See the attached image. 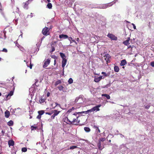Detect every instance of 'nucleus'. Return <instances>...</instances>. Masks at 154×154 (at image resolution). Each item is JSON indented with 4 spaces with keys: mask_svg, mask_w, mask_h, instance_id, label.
I'll return each mask as SVG.
<instances>
[{
    "mask_svg": "<svg viewBox=\"0 0 154 154\" xmlns=\"http://www.w3.org/2000/svg\"><path fill=\"white\" fill-rule=\"evenodd\" d=\"M72 109H74V108L72 107V109H69L67 112H69V113L68 114V117L69 118V119L71 122L72 124V123L75 125H78V124L80 122L79 120L78 119L79 116L78 115V114H81L79 113L80 112H75L74 113H70Z\"/></svg>",
    "mask_w": 154,
    "mask_h": 154,
    "instance_id": "nucleus-1",
    "label": "nucleus"
},
{
    "mask_svg": "<svg viewBox=\"0 0 154 154\" xmlns=\"http://www.w3.org/2000/svg\"><path fill=\"white\" fill-rule=\"evenodd\" d=\"M101 106V105H99L97 106L94 107L91 109L88 110L87 111H82L81 112H80L79 113L80 114L85 113V114H87L89 112H91L93 111H99L100 110V109L99 108Z\"/></svg>",
    "mask_w": 154,
    "mask_h": 154,
    "instance_id": "nucleus-2",
    "label": "nucleus"
},
{
    "mask_svg": "<svg viewBox=\"0 0 154 154\" xmlns=\"http://www.w3.org/2000/svg\"><path fill=\"white\" fill-rule=\"evenodd\" d=\"M49 28L47 27H45L43 29L42 32L44 35L47 36L49 35Z\"/></svg>",
    "mask_w": 154,
    "mask_h": 154,
    "instance_id": "nucleus-3",
    "label": "nucleus"
},
{
    "mask_svg": "<svg viewBox=\"0 0 154 154\" xmlns=\"http://www.w3.org/2000/svg\"><path fill=\"white\" fill-rule=\"evenodd\" d=\"M107 36L111 40H117V37L115 36L113 34L109 33L107 35Z\"/></svg>",
    "mask_w": 154,
    "mask_h": 154,
    "instance_id": "nucleus-4",
    "label": "nucleus"
},
{
    "mask_svg": "<svg viewBox=\"0 0 154 154\" xmlns=\"http://www.w3.org/2000/svg\"><path fill=\"white\" fill-rule=\"evenodd\" d=\"M13 90L11 91L8 95H6L5 96L6 98V100H8L13 95L14 90V87H13Z\"/></svg>",
    "mask_w": 154,
    "mask_h": 154,
    "instance_id": "nucleus-5",
    "label": "nucleus"
},
{
    "mask_svg": "<svg viewBox=\"0 0 154 154\" xmlns=\"http://www.w3.org/2000/svg\"><path fill=\"white\" fill-rule=\"evenodd\" d=\"M105 57V60L106 61L107 63H109L110 62V59L111 58L110 55L109 54H106L104 56Z\"/></svg>",
    "mask_w": 154,
    "mask_h": 154,
    "instance_id": "nucleus-6",
    "label": "nucleus"
},
{
    "mask_svg": "<svg viewBox=\"0 0 154 154\" xmlns=\"http://www.w3.org/2000/svg\"><path fill=\"white\" fill-rule=\"evenodd\" d=\"M69 118L68 116V115L67 117H65L63 118V120L64 122L70 125L72 124V123H71V122L70 120H69Z\"/></svg>",
    "mask_w": 154,
    "mask_h": 154,
    "instance_id": "nucleus-7",
    "label": "nucleus"
},
{
    "mask_svg": "<svg viewBox=\"0 0 154 154\" xmlns=\"http://www.w3.org/2000/svg\"><path fill=\"white\" fill-rule=\"evenodd\" d=\"M50 62V60L49 59H48L46 61H45L43 66V67L45 68L47 67L49 64Z\"/></svg>",
    "mask_w": 154,
    "mask_h": 154,
    "instance_id": "nucleus-8",
    "label": "nucleus"
},
{
    "mask_svg": "<svg viewBox=\"0 0 154 154\" xmlns=\"http://www.w3.org/2000/svg\"><path fill=\"white\" fill-rule=\"evenodd\" d=\"M57 88L60 91H64L67 90V88H65L61 85L58 86Z\"/></svg>",
    "mask_w": 154,
    "mask_h": 154,
    "instance_id": "nucleus-9",
    "label": "nucleus"
},
{
    "mask_svg": "<svg viewBox=\"0 0 154 154\" xmlns=\"http://www.w3.org/2000/svg\"><path fill=\"white\" fill-rule=\"evenodd\" d=\"M67 62V60L66 59H63L62 62V66L64 69V67L66 65V63Z\"/></svg>",
    "mask_w": 154,
    "mask_h": 154,
    "instance_id": "nucleus-10",
    "label": "nucleus"
},
{
    "mask_svg": "<svg viewBox=\"0 0 154 154\" xmlns=\"http://www.w3.org/2000/svg\"><path fill=\"white\" fill-rule=\"evenodd\" d=\"M127 63V61L125 59H124L121 61L120 65L121 66H125Z\"/></svg>",
    "mask_w": 154,
    "mask_h": 154,
    "instance_id": "nucleus-11",
    "label": "nucleus"
},
{
    "mask_svg": "<svg viewBox=\"0 0 154 154\" xmlns=\"http://www.w3.org/2000/svg\"><path fill=\"white\" fill-rule=\"evenodd\" d=\"M8 144L9 147L13 146L14 145V142L13 140H11L8 141Z\"/></svg>",
    "mask_w": 154,
    "mask_h": 154,
    "instance_id": "nucleus-12",
    "label": "nucleus"
},
{
    "mask_svg": "<svg viewBox=\"0 0 154 154\" xmlns=\"http://www.w3.org/2000/svg\"><path fill=\"white\" fill-rule=\"evenodd\" d=\"M53 114L55 116H57L60 112V111H57V110H52Z\"/></svg>",
    "mask_w": 154,
    "mask_h": 154,
    "instance_id": "nucleus-13",
    "label": "nucleus"
},
{
    "mask_svg": "<svg viewBox=\"0 0 154 154\" xmlns=\"http://www.w3.org/2000/svg\"><path fill=\"white\" fill-rule=\"evenodd\" d=\"M129 40L130 38H128L127 40L123 42V44H124L125 45H128L130 44L129 42Z\"/></svg>",
    "mask_w": 154,
    "mask_h": 154,
    "instance_id": "nucleus-14",
    "label": "nucleus"
},
{
    "mask_svg": "<svg viewBox=\"0 0 154 154\" xmlns=\"http://www.w3.org/2000/svg\"><path fill=\"white\" fill-rule=\"evenodd\" d=\"M59 37L60 38H63L64 39L68 38V36L66 35L61 34L59 35Z\"/></svg>",
    "mask_w": 154,
    "mask_h": 154,
    "instance_id": "nucleus-15",
    "label": "nucleus"
},
{
    "mask_svg": "<svg viewBox=\"0 0 154 154\" xmlns=\"http://www.w3.org/2000/svg\"><path fill=\"white\" fill-rule=\"evenodd\" d=\"M23 4H24L23 7L24 8L26 9H28V6L29 4V2L28 1H27L25 3H23Z\"/></svg>",
    "mask_w": 154,
    "mask_h": 154,
    "instance_id": "nucleus-16",
    "label": "nucleus"
},
{
    "mask_svg": "<svg viewBox=\"0 0 154 154\" xmlns=\"http://www.w3.org/2000/svg\"><path fill=\"white\" fill-rule=\"evenodd\" d=\"M10 112L8 110H6L5 112V116L6 118H8L10 116Z\"/></svg>",
    "mask_w": 154,
    "mask_h": 154,
    "instance_id": "nucleus-17",
    "label": "nucleus"
},
{
    "mask_svg": "<svg viewBox=\"0 0 154 154\" xmlns=\"http://www.w3.org/2000/svg\"><path fill=\"white\" fill-rule=\"evenodd\" d=\"M115 3V2H112L110 3H108L106 4L107 8L112 6Z\"/></svg>",
    "mask_w": 154,
    "mask_h": 154,
    "instance_id": "nucleus-18",
    "label": "nucleus"
},
{
    "mask_svg": "<svg viewBox=\"0 0 154 154\" xmlns=\"http://www.w3.org/2000/svg\"><path fill=\"white\" fill-rule=\"evenodd\" d=\"M93 128L96 129V131L98 133H100V130L99 129L98 127L96 126V125H94L93 126Z\"/></svg>",
    "mask_w": 154,
    "mask_h": 154,
    "instance_id": "nucleus-19",
    "label": "nucleus"
},
{
    "mask_svg": "<svg viewBox=\"0 0 154 154\" xmlns=\"http://www.w3.org/2000/svg\"><path fill=\"white\" fill-rule=\"evenodd\" d=\"M114 71L116 72H118L119 71V67L116 66H115L114 67Z\"/></svg>",
    "mask_w": 154,
    "mask_h": 154,
    "instance_id": "nucleus-20",
    "label": "nucleus"
},
{
    "mask_svg": "<svg viewBox=\"0 0 154 154\" xmlns=\"http://www.w3.org/2000/svg\"><path fill=\"white\" fill-rule=\"evenodd\" d=\"M102 96L105 97L108 99H109L110 98V96L106 94H102Z\"/></svg>",
    "mask_w": 154,
    "mask_h": 154,
    "instance_id": "nucleus-21",
    "label": "nucleus"
},
{
    "mask_svg": "<svg viewBox=\"0 0 154 154\" xmlns=\"http://www.w3.org/2000/svg\"><path fill=\"white\" fill-rule=\"evenodd\" d=\"M61 83V81L60 80H58L54 84L55 86H57V85L60 84Z\"/></svg>",
    "mask_w": 154,
    "mask_h": 154,
    "instance_id": "nucleus-22",
    "label": "nucleus"
},
{
    "mask_svg": "<svg viewBox=\"0 0 154 154\" xmlns=\"http://www.w3.org/2000/svg\"><path fill=\"white\" fill-rule=\"evenodd\" d=\"M107 8V7L106 4H103L99 8L100 9H106Z\"/></svg>",
    "mask_w": 154,
    "mask_h": 154,
    "instance_id": "nucleus-23",
    "label": "nucleus"
},
{
    "mask_svg": "<svg viewBox=\"0 0 154 154\" xmlns=\"http://www.w3.org/2000/svg\"><path fill=\"white\" fill-rule=\"evenodd\" d=\"M60 57L63 59H66V57L64 54L62 53H60Z\"/></svg>",
    "mask_w": 154,
    "mask_h": 154,
    "instance_id": "nucleus-24",
    "label": "nucleus"
},
{
    "mask_svg": "<svg viewBox=\"0 0 154 154\" xmlns=\"http://www.w3.org/2000/svg\"><path fill=\"white\" fill-rule=\"evenodd\" d=\"M84 129L85 131L87 132H90L91 130L88 127H85L84 128Z\"/></svg>",
    "mask_w": 154,
    "mask_h": 154,
    "instance_id": "nucleus-25",
    "label": "nucleus"
},
{
    "mask_svg": "<svg viewBox=\"0 0 154 154\" xmlns=\"http://www.w3.org/2000/svg\"><path fill=\"white\" fill-rule=\"evenodd\" d=\"M13 122L12 120H10L8 122V125L9 126H11L13 125Z\"/></svg>",
    "mask_w": 154,
    "mask_h": 154,
    "instance_id": "nucleus-26",
    "label": "nucleus"
},
{
    "mask_svg": "<svg viewBox=\"0 0 154 154\" xmlns=\"http://www.w3.org/2000/svg\"><path fill=\"white\" fill-rule=\"evenodd\" d=\"M3 10L4 9L2 6L1 5H0V12L3 15L4 14Z\"/></svg>",
    "mask_w": 154,
    "mask_h": 154,
    "instance_id": "nucleus-27",
    "label": "nucleus"
},
{
    "mask_svg": "<svg viewBox=\"0 0 154 154\" xmlns=\"http://www.w3.org/2000/svg\"><path fill=\"white\" fill-rule=\"evenodd\" d=\"M100 80L99 79V78H96V77H95L94 79V81L96 82H99Z\"/></svg>",
    "mask_w": 154,
    "mask_h": 154,
    "instance_id": "nucleus-28",
    "label": "nucleus"
},
{
    "mask_svg": "<svg viewBox=\"0 0 154 154\" xmlns=\"http://www.w3.org/2000/svg\"><path fill=\"white\" fill-rule=\"evenodd\" d=\"M38 113L39 115L41 116L42 115H43L44 113V111H43V110H40V111H38Z\"/></svg>",
    "mask_w": 154,
    "mask_h": 154,
    "instance_id": "nucleus-29",
    "label": "nucleus"
},
{
    "mask_svg": "<svg viewBox=\"0 0 154 154\" xmlns=\"http://www.w3.org/2000/svg\"><path fill=\"white\" fill-rule=\"evenodd\" d=\"M47 6L48 8L51 9L52 7V5L51 3H48L47 5Z\"/></svg>",
    "mask_w": 154,
    "mask_h": 154,
    "instance_id": "nucleus-30",
    "label": "nucleus"
},
{
    "mask_svg": "<svg viewBox=\"0 0 154 154\" xmlns=\"http://www.w3.org/2000/svg\"><path fill=\"white\" fill-rule=\"evenodd\" d=\"M101 145V142H99V143L97 144V146L100 150H102V149H103V148H101L100 147Z\"/></svg>",
    "mask_w": 154,
    "mask_h": 154,
    "instance_id": "nucleus-31",
    "label": "nucleus"
},
{
    "mask_svg": "<svg viewBox=\"0 0 154 154\" xmlns=\"http://www.w3.org/2000/svg\"><path fill=\"white\" fill-rule=\"evenodd\" d=\"M36 127L34 126H31V129L32 131L35 130L37 129Z\"/></svg>",
    "mask_w": 154,
    "mask_h": 154,
    "instance_id": "nucleus-32",
    "label": "nucleus"
},
{
    "mask_svg": "<svg viewBox=\"0 0 154 154\" xmlns=\"http://www.w3.org/2000/svg\"><path fill=\"white\" fill-rule=\"evenodd\" d=\"M77 148V146H71L69 147V149H74L76 148Z\"/></svg>",
    "mask_w": 154,
    "mask_h": 154,
    "instance_id": "nucleus-33",
    "label": "nucleus"
},
{
    "mask_svg": "<svg viewBox=\"0 0 154 154\" xmlns=\"http://www.w3.org/2000/svg\"><path fill=\"white\" fill-rule=\"evenodd\" d=\"M73 80L72 79V78H70L69 79V80L68 81V83L69 84H71L72 83H73Z\"/></svg>",
    "mask_w": 154,
    "mask_h": 154,
    "instance_id": "nucleus-34",
    "label": "nucleus"
},
{
    "mask_svg": "<svg viewBox=\"0 0 154 154\" xmlns=\"http://www.w3.org/2000/svg\"><path fill=\"white\" fill-rule=\"evenodd\" d=\"M40 103H43L45 101V100L42 97H41L39 100Z\"/></svg>",
    "mask_w": 154,
    "mask_h": 154,
    "instance_id": "nucleus-35",
    "label": "nucleus"
},
{
    "mask_svg": "<svg viewBox=\"0 0 154 154\" xmlns=\"http://www.w3.org/2000/svg\"><path fill=\"white\" fill-rule=\"evenodd\" d=\"M27 150V149L25 147H23L22 149V151L23 152H25Z\"/></svg>",
    "mask_w": 154,
    "mask_h": 154,
    "instance_id": "nucleus-36",
    "label": "nucleus"
},
{
    "mask_svg": "<svg viewBox=\"0 0 154 154\" xmlns=\"http://www.w3.org/2000/svg\"><path fill=\"white\" fill-rule=\"evenodd\" d=\"M105 140V139L104 138H103L101 137L100 138L99 140V142H101V141L103 142Z\"/></svg>",
    "mask_w": 154,
    "mask_h": 154,
    "instance_id": "nucleus-37",
    "label": "nucleus"
},
{
    "mask_svg": "<svg viewBox=\"0 0 154 154\" xmlns=\"http://www.w3.org/2000/svg\"><path fill=\"white\" fill-rule=\"evenodd\" d=\"M46 114H48L50 115H51L52 114H53V112L52 110L51 112H46L45 113Z\"/></svg>",
    "mask_w": 154,
    "mask_h": 154,
    "instance_id": "nucleus-38",
    "label": "nucleus"
},
{
    "mask_svg": "<svg viewBox=\"0 0 154 154\" xmlns=\"http://www.w3.org/2000/svg\"><path fill=\"white\" fill-rule=\"evenodd\" d=\"M51 57L52 58L54 59L55 60H56L57 58V57L55 55H52L51 56Z\"/></svg>",
    "mask_w": 154,
    "mask_h": 154,
    "instance_id": "nucleus-39",
    "label": "nucleus"
},
{
    "mask_svg": "<svg viewBox=\"0 0 154 154\" xmlns=\"http://www.w3.org/2000/svg\"><path fill=\"white\" fill-rule=\"evenodd\" d=\"M2 51L3 52H5V53H7L8 52V50H7L5 48H4L2 50Z\"/></svg>",
    "mask_w": 154,
    "mask_h": 154,
    "instance_id": "nucleus-40",
    "label": "nucleus"
},
{
    "mask_svg": "<svg viewBox=\"0 0 154 154\" xmlns=\"http://www.w3.org/2000/svg\"><path fill=\"white\" fill-rule=\"evenodd\" d=\"M101 74H103V75H104L105 76H106H106H107V74L105 72H101Z\"/></svg>",
    "mask_w": 154,
    "mask_h": 154,
    "instance_id": "nucleus-41",
    "label": "nucleus"
},
{
    "mask_svg": "<svg viewBox=\"0 0 154 154\" xmlns=\"http://www.w3.org/2000/svg\"><path fill=\"white\" fill-rule=\"evenodd\" d=\"M98 78L100 80H101L102 79H104V77L103 76H101L98 77Z\"/></svg>",
    "mask_w": 154,
    "mask_h": 154,
    "instance_id": "nucleus-42",
    "label": "nucleus"
},
{
    "mask_svg": "<svg viewBox=\"0 0 154 154\" xmlns=\"http://www.w3.org/2000/svg\"><path fill=\"white\" fill-rule=\"evenodd\" d=\"M134 46L133 45L132 46H131V45H130L129 46H128V48L127 49H129L130 48H131V51H132V48H133V47Z\"/></svg>",
    "mask_w": 154,
    "mask_h": 154,
    "instance_id": "nucleus-43",
    "label": "nucleus"
},
{
    "mask_svg": "<svg viewBox=\"0 0 154 154\" xmlns=\"http://www.w3.org/2000/svg\"><path fill=\"white\" fill-rule=\"evenodd\" d=\"M150 65L152 67H154V61L151 62Z\"/></svg>",
    "mask_w": 154,
    "mask_h": 154,
    "instance_id": "nucleus-44",
    "label": "nucleus"
},
{
    "mask_svg": "<svg viewBox=\"0 0 154 154\" xmlns=\"http://www.w3.org/2000/svg\"><path fill=\"white\" fill-rule=\"evenodd\" d=\"M41 115H38L37 116V117L36 118L38 119H40L41 118Z\"/></svg>",
    "mask_w": 154,
    "mask_h": 154,
    "instance_id": "nucleus-45",
    "label": "nucleus"
},
{
    "mask_svg": "<svg viewBox=\"0 0 154 154\" xmlns=\"http://www.w3.org/2000/svg\"><path fill=\"white\" fill-rule=\"evenodd\" d=\"M55 116L54 114H53V115H52L51 116V119H54L55 118Z\"/></svg>",
    "mask_w": 154,
    "mask_h": 154,
    "instance_id": "nucleus-46",
    "label": "nucleus"
},
{
    "mask_svg": "<svg viewBox=\"0 0 154 154\" xmlns=\"http://www.w3.org/2000/svg\"><path fill=\"white\" fill-rule=\"evenodd\" d=\"M150 107V106L149 105H147L146 106H145V108L147 109H148Z\"/></svg>",
    "mask_w": 154,
    "mask_h": 154,
    "instance_id": "nucleus-47",
    "label": "nucleus"
},
{
    "mask_svg": "<svg viewBox=\"0 0 154 154\" xmlns=\"http://www.w3.org/2000/svg\"><path fill=\"white\" fill-rule=\"evenodd\" d=\"M32 64L31 63V61L30 62V66H29V68L30 69H32Z\"/></svg>",
    "mask_w": 154,
    "mask_h": 154,
    "instance_id": "nucleus-48",
    "label": "nucleus"
},
{
    "mask_svg": "<svg viewBox=\"0 0 154 154\" xmlns=\"http://www.w3.org/2000/svg\"><path fill=\"white\" fill-rule=\"evenodd\" d=\"M55 51V48L54 47H52L51 52H53Z\"/></svg>",
    "mask_w": 154,
    "mask_h": 154,
    "instance_id": "nucleus-49",
    "label": "nucleus"
},
{
    "mask_svg": "<svg viewBox=\"0 0 154 154\" xmlns=\"http://www.w3.org/2000/svg\"><path fill=\"white\" fill-rule=\"evenodd\" d=\"M132 25L133 26V27H134V29H136V26H135V24H134V23H132Z\"/></svg>",
    "mask_w": 154,
    "mask_h": 154,
    "instance_id": "nucleus-50",
    "label": "nucleus"
},
{
    "mask_svg": "<svg viewBox=\"0 0 154 154\" xmlns=\"http://www.w3.org/2000/svg\"><path fill=\"white\" fill-rule=\"evenodd\" d=\"M56 60H54V65L56 64Z\"/></svg>",
    "mask_w": 154,
    "mask_h": 154,
    "instance_id": "nucleus-51",
    "label": "nucleus"
},
{
    "mask_svg": "<svg viewBox=\"0 0 154 154\" xmlns=\"http://www.w3.org/2000/svg\"><path fill=\"white\" fill-rule=\"evenodd\" d=\"M55 104H56V106H60V105L58 103H55Z\"/></svg>",
    "mask_w": 154,
    "mask_h": 154,
    "instance_id": "nucleus-52",
    "label": "nucleus"
},
{
    "mask_svg": "<svg viewBox=\"0 0 154 154\" xmlns=\"http://www.w3.org/2000/svg\"><path fill=\"white\" fill-rule=\"evenodd\" d=\"M50 93H47V96H48V97H49V95H50Z\"/></svg>",
    "mask_w": 154,
    "mask_h": 154,
    "instance_id": "nucleus-53",
    "label": "nucleus"
},
{
    "mask_svg": "<svg viewBox=\"0 0 154 154\" xmlns=\"http://www.w3.org/2000/svg\"><path fill=\"white\" fill-rule=\"evenodd\" d=\"M76 40H77V41L79 42V38H77L76 39Z\"/></svg>",
    "mask_w": 154,
    "mask_h": 154,
    "instance_id": "nucleus-54",
    "label": "nucleus"
},
{
    "mask_svg": "<svg viewBox=\"0 0 154 154\" xmlns=\"http://www.w3.org/2000/svg\"><path fill=\"white\" fill-rule=\"evenodd\" d=\"M72 42H75V41L74 40H72Z\"/></svg>",
    "mask_w": 154,
    "mask_h": 154,
    "instance_id": "nucleus-55",
    "label": "nucleus"
},
{
    "mask_svg": "<svg viewBox=\"0 0 154 154\" xmlns=\"http://www.w3.org/2000/svg\"><path fill=\"white\" fill-rule=\"evenodd\" d=\"M70 39L72 40V37H70V38H69V40H70Z\"/></svg>",
    "mask_w": 154,
    "mask_h": 154,
    "instance_id": "nucleus-56",
    "label": "nucleus"
},
{
    "mask_svg": "<svg viewBox=\"0 0 154 154\" xmlns=\"http://www.w3.org/2000/svg\"><path fill=\"white\" fill-rule=\"evenodd\" d=\"M15 0H11L12 2H14Z\"/></svg>",
    "mask_w": 154,
    "mask_h": 154,
    "instance_id": "nucleus-57",
    "label": "nucleus"
},
{
    "mask_svg": "<svg viewBox=\"0 0 154 154\" xmlns=\"http://www.w3.org/2000/svg\"><path fill=\"white\" fill-rule=\"evenodd\" d=\"M72 2H74L75 1V0H70Z\"/></svg>",
    "mask_w": 154,
    "mask_h": 154,
    "instance_id": "nucleus-58",
    "label": "nucleus"
},
{
    "mask_svg": "<svg viewBox=\"0 0 154 154\" xmlns=\"http://www.w3.org/2000/svg\"><path fill=\"white\" fill-rule=\"evenodd\" d=\"M48 2H50V0H47Z\"/></svg>",
    "mask_w": 154,
    "mask_h": 154,
    "instance_id": "nucleus-59",
    "label": "nucleus"
},
{
    "mask_svg": "<svg viewBox=\"0 0 154 154\" xmlns=\"http://www.w3.org/2000/svg\"><path fill=\"white\" fill-rule=\"evenodd\" d=\"M2 132L3 133H4V131H2Z\"/></svg>",
    "mask_w": 154,
    "mask_h": 154,
    "instance_id": "nucleus-60",
    "label": "nucleus"
},
{
    "mask_svg": "<svg viewBox=\"0 0 154 154\" xmlns=\"http://www.w3.org/2000/svg\"><path fill=\"white\" fill-rule=\"evenodd\" d=\"M75 43L76 45H77V43L75 42H74Z\"/></svg>",
    "mask_w": 154,
    "mask_h": 154,
    "instance_id": "nucleus-61",
    "label": "nucleus"
},
{
    "mask_svg": "<svg viewBox=\"0 0 154 154\" xmlns=\"http://www.w3.org/2000/svg\"><path fill=\"white\" fill-rule=\"evenodd\" d=\"M1 60H2V58L1 57H0V61Z\"/></svg>",
    "mask_w": 154,
    "mask_h": 154,
    "instance_id": "nucleus-62",
    "label": "nucleus"
},
{
    "mask_svg": "<svg viewBox=\"0 0 154 154\" xmlns=\"http://www.w3.org/2000/svg\"><path fill=\"white\" fill-rule=\"evenodd\" d=\"M2 95V94L0 92V96L1 95Z\"/></svg>",
    "mask_w": 154,
    "mask_h": 154,
    "instance_id": "nucleus-63",
    "label": "nucleus"
},
{
    "mask_svg": "<svg viewBox=\"0 0 154 154\" xmlns=\"http://www.w3.org/2000/svg\"><path fill=\"white\" fill-rule=\"evenodd\" d=\"M96 75H99V74H95Z\"/></svg>",
    "mask_w": 154,
    "mask_h": 154,
    "instance_id": "nucleus-64",
    "label": "nucleus"
}]
</instances>
